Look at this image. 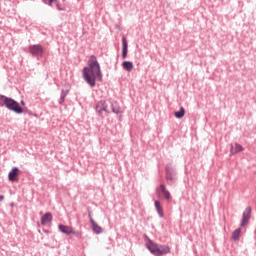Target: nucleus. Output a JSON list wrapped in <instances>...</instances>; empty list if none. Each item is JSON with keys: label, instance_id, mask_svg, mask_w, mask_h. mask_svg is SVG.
<instances>
[{"label": "nucleus", "instance_id": "14", "mask_svg": "<svg viewBox=\"0 0 256 256\" xmlns=\"http://www.w3.org/2000/svg\"><path fill=\"white\" fill-rule=\"evenodd\" d=\"M241 151H243V146H241L240 144L236 143L235 147L231 145V149H230L231 155H237V153H241Z\"/></svg>", "mask_w": 256, "mask_h": 256}, {"label": "nucleus", "instance_id": "25", "mask_svg": "<svg viewBox=\"0 0 256 256\" xmlns=\"http://www.w3.org/2000/svg\"><path fill=\"white\" fill-rule=\"evenodd\" d=\"M21 105H25V102H24V101H21Z\"/></svg>", "mask_w": 256, "mask_h": 256}, {"label": "nucleus", "instance_id": "23", "mask_svg": "<svg viewBox=\"0 0 256 256\" xmlns=\"http://www.w3.org/2000/svg\"><path fill=\"white\" fill-rule=\"evenodd\" d=\"M3 199H5V196L0 195V202L3 201Z\"/></svg>", "mask_w": 256, "mask_h": 256}, {"label": "nucleus", "instance_id": "5", "mask_svg": "<svg viewBox=\"0 0 256 256\" xmlns=\"http://www.w3.org/2000/svg\"><path fill=\"white\" fill-rule=\"evenodd\" d=\"M29 51L33 57H43L44 50L40 44L30 45Z\"/></svg>", "mask_w": 256, "mask_h": 256}, {"label": "nucleus", "instance_id": "8", "mask_svg": "<svg viewBox=\"0 0 256 256\" xmlns=\"http://www.w3.org/2000/svg\"><path fill=\"white\" fill-rule=\"evenodd\" d=\"M58 229L61 233H64L65 235H77V232H75V229L70 226H65L63 224H60L58 226Z\"/></svg>", "mask_w": 256, "mask_h": 256}, {"label": "nucleus", "instance_id": "18", "mask_svg": "<svg viewBox=\"0 0 256 256\" xmlns=\"http://www.w3.org/2000/svg\"><path fill=\"white\" fill-rule=\"evenodd\" d=\"M67 97V92L65 90H62L60 95V103H65V98Z\"/></svg>", "mask_w": 256, "mask_h": 256}, {"label": "nucleus", "instance_id": "6", "mask_svg": "<svg viewBox=\"0 0 256 256\" xmlns=\"http://www.w3.org/2000/svg\"><path fill=\"white\" fill-rule=\"evenodd\" d=\"M251 207L248 206L244 212H243V216H242V220L240 222V227H245L246 225H249V221L251 220Z\"/></svg>", "mask_w": 256, "mask_h": 256}, {"label": "nucleus", "instance_id": "9", "mask_svg": "<svg viewBox=\"0 0 256 256\" xmlns=\"http://www.w3.org/2000/svg\"><path fill=\"white\" fill-rule=\"evenodd\" d=\"M19 168L13 167L12 170L8 174L9 181H19Z\"/></svg>", "mask_w": 256, "mask_h": 256}, {"label": "nucleus", "instance_id": "13", "mask_svg": "<svg viewBox=\"0 0 256 256\" xmlns=\"http://www.w3.org/2000/svg\"><path fill=\"white\" fill-rule=\"evenodd\" d=\"M127 49H128L127 39L123 37L122 38V58L123 59H127Z\"/></svg>", "mask_w": 256, "mask_h": 256}, {"label": "nucleus", "instance_id": "20", "mask_svg": "<svg viewBox=\"0 0 256 256\" xmlns=\"http://www.w3.org/2000/svg\"><path fill=\"white\" fill-rule=\"evenodd\" d=\"M166 179L168 180V181H173V175H171V173L169 172V171H167L166 172Z\"/></svg>", "mask_w": 256, "mask_h": 256}, {"label": "nucleus", "instance_id": "17", "mask_svg": "<svg viewBox=\"0 0 256 256\" xmlns=\"http://www.w3.org/2000/svg\"><path fill=\"white\" fill-rule=\"evenodd\" d=\"M241 235V228L236 229L233 233H232V241H239V237Z\"/></svg>", "mask_w": 256, "mask_h": 256}, {"label": "nucleus", "instance_id": "15", "mask_svg": "<svg viewBox=\"0 0 256 256\" xmlns=\"http://www.w3.org/2000/svg\"><path fill=\"white\" fill-rule=\"evenodd\" d=\"M123 69H125V71L131 72L133 71V62L131 61H124L122 63Z\"/></svg>", "mask_w": 256, "mask_h": 256}, {"label": "nucleus", "instance_id": "10", "mask_svg": "<svg viewBox=\"0 0 256 256\" xmlns=\"http://www.w3.org/2000/svg\"><path fill=\"white\" fill-rule=\"evenodd\" d=\"M53 221V215L49 212L45 213L41 217V225H47V223H51Z\"/></svg>", "mask_w": 256, "mask_h": 256}, {"label": "nucleus", "instance_id": "3", "mask_svg": "<svg viewBox=\"0 0 256 256\" xmlns=\"http://www.w3.org/2000/svg\"><path fill=\"white\" fill-rule=\"evenodd\" d=\"M147 249L155 256L167 255L171 253V248L167 245H159L151 240L147 243Z\"/></svg>", "mask_w": 256, "mask_h": 256}, {"label": "nucleus", "instance_id": "2", "mask_svg": "<svg viewBox=\"0 0 256 256\" xmlns=\"http://www.w3.org/2000/svg\"><path fill=\"white\" fill-rule=\"evenodd\" d=\"M95 109L100 117H105L103 113H106V115H109V113H121V108L119 107V104L117 102L110 103L109 108V103H107V101L105 100L98 101L96 103Z\"/></svg>", "mask_w": 256, "mask_h": 256}, {"label": "nucleus", "instance_id": "19", "mask_svg": "<svg viewBox=\"0 0 256 256\" xmlns=\"http://www.w3.org/2000/svg\"><path fill=\"white\" fill-rule=\"evenodd\" d=\"M43 3H45L46 5H49L50 7L53 5V3H55V0H42Z\"/></svg>", "mask_w": 256, "mask_h": 256}, {"label": "nucleus", "instance_id": "12", "mask_svg": "<svg viewBox=\"0 0 256 256\" xmlns=\"http://www.w3.org/2000/svg\"><path fill=\"white\" fill-rule=\"evenodd\" d=\"M154 207H155V209H156V211H157L159 217H160L161 219H163L164 214H163V206H161V202L158 201V200H156V201L154 202Z\"/></svg>", "mask_w": 256, "mask_h": 256}, {"label": "nucleus", "instance_id": "24", "mask_svg": "<svg viewBox=\"0 0 256 256\" xmlns=\"http://www.w3.org/2000/svg\"><path fill=\"white\" fill-rule=\"evenodd\" d=\"M57 9H58L59 11H63V9H61V6H59V5H57Z\"/></svg>", "mask_w": 256, "mask_h": 256}, {"label": "nucleus", "instance_id": "16", "mask_svg": "<svg viewBox=\"0 0 256 256\" xmlns=\"http://www.w3.org/2000/svg\"><path fill=\"white\" fill-rule=\"evenodd\" d=\"M174 117H176V119H183V117H185V108L181 107L179 111L174 113Z\"/></svg>", "mask_w": 256, "mask_h": 256}, {"label": "nucleus", "instance_id": "21", "mask_svg": "<svg viewBox=\"0 0 256 256\" xmlns=\"http://www.w3.org/2000/svg\"><path fill=\"white\" fill-rule=\"evenodd\" d=\"M0 107H5V99H0Z\"/></svg>", "mask_w": 256, "mask_h": 256}, {"label": "nucleus", "instance_id": "22", "mask_svg": "<svg viewBox=\"0 0 256 256\" xmlns=\"http://www.w3.org/2000/svg\"><path fill=\"white\" fill-rule=\"evenodd\" d=\"M88 217H89L90 223H91V219H93V216H91V212H89Z\"/></svg>", "mask_w": 256, "mask_h": 256}, {"label": "nucleus", "instance_id": "4", "mask_svg": "<svg viewBox=\"0 0 256 256\" xmlns=\"http://www.w3.org/2000/svg\"><path fill=\"white\" fill-rule=\"evenodd\" d=\"M0 99H4V105L9 111H13L14 113H17L18 115H21L23 113V108L19 106V102L15 101L12 98H9L5 95H0Z\"/></svg>", "mask_w": 256, "mask_h": 256}, {"label": "nucleus", "instance_id": "11", "mask_svg": "<svg viewBox=\"0 0 256 256\" xmlns=\"http://www.w3.org/2000/svg\"><path fill=\"white\" fill-rule=\"evenodd\" d=\"M91 225H92V231L94 233H96L97 235H101V233H103V228H101V226H99V224H97L95 220L91 219Z\"/></svg>", "mask_w": 256, "mask_h": 256}, {"label": "nucleus", "instance_id": "1", "mask_svg": "<svg viewBox=\"0 0 256 256\" xmlns=\"http://www.w3.org/2000/svg\"><path fill=\"white\" fill-rule=\"evenodd\" d=\"M82 76L84 81H86L90 87H95L97 81H103L101 65H99V61H97V56L91 55L89 57L88 67L83 68Z\"/></svg>", "mask_w": 256, "mask_h": 256}, {"label": "nucleus", "instance_id": "7", "mask_svg": "<svg viewBox=\"0 0 256 256\" xmlns=\"http://www.w3.org/2000/svg\"><path fill=\"white\" fill-rule=\"evenodd\" d=\"M156 193L158 197H161V193H162L166 201H169V199H171V193L169 192V190H167V188L165 187V184H161L159 188H156Z\"/></svg>", "mask_w": 256, "mask_h": 256}]
</instances>
